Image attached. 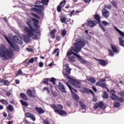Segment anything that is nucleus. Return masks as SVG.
Instances as JSON below:
<instances>
[{
  "instance_id": "nucleus-1",
  "label": "nucleus",
  "mask_w": 124,
  "mask_h": 124,
  "mask_svg": "<svg viewBox=\"0 0 124 124\" xmlns=\"http://www.w3.org/2000/svg\"><path fill=\"white\" fill-rule=\"evenodd\" d=\"M85 45H86L85 42L82 41L81 40H78L76 41V43L74 44V46H72L70 50H68L67 51V56H68V57H70L73 54V55L77 57V58L81 59V56L77 54H78V53L81 51V49H82V47H84Z\"/></svg>"
},
{
  "instance_id": "nucleus-2",
  "label": "nucleus",
  "mask_w": 124,
  "mask_h": 124,
  "mask_svg": "<svg viewBox=\"0 0 124 124\" xmlns=\"http://www.w3.org/2000/svg\"><path fill=\"white\" fill-rule=\"evenodd\" d=\"M31 21L30 20L28 21H26V24L30 28L28 27H25L24 28V31H26V34L29 36V37H32L33 39L35 40L38 39V37H37L38 35L36 34H34L33 32L34 31L35 32H36V33H38V34H39L40 32H36V31H35L34 29H33V28H32L31 24Z\"/></svg>"
},
{
  "instance_id": "nucleus-3",
  "label": "nucleus",
  "mask_w": 124,
  "mask_h": 124,
  "mask_svg": "<svg viewBox=\"0 0 124 124\" xmlns=\"http://www.w3.org/2000/svg\"><path fill=\"white\" fill-rule=\"evenodd\" d=\"M0 56L3 58L4 61L10 60L14 56V53L10 49H6L3 47H0Z\"/></svg>"
},
{
  "instance_id": "nucleus-4",
  "label": "nucleus",
  "mask_w": 124,
  "mask_h": 124,
  "mask_svg": "<svg viewBox=\"0 0 124 124\" xmlns=\"http://www.w3.org/2000/svg\"><path fill=\"white\" fill-rule=\"evenodd\" d=\"M50 107L53 109L55 113H57L60 116L62 117H66L67 113L65 112V110H62L63 109V106L61 104L56 105L55 104H52L50 105Z\"/></svg>"
},
{
  "instance_id": "nucleus-5",
  "label": "nucleus",
  "mask_w": 124,
  "mask_h": 124,
  "mask_svg": "<svg viewBox=\"0 0 124 124\" xmlns=\"http://www.w3.org/2000/svg\"><path fill=\"white\" fill-rule=\"evenodd\" d=\"M65 67H66L64 70L62 71L63 75L64 77V78H66V79H71V77L69 76V75L71 73V69L69 68V66L68 65V64H65Z\"/></svg>"
},
{
  "instance_id": "nucleus-6",
  "label": "nucleus",
  "mask_w": 124,
  "mask_h": 124,
  "mask_svg": "<svg viewBox=\"0 0 124 124\" xmlns=\"http://www.w3.org/2000/svg\"><path fill=\"white\" fill-rule=\"evenodd\" d=\"M4 36L5 39L7 41L8 43L10 45L12 48H13L15 51H20V47L19 46L15 43L12 42L9 40V39L8 38L7 36L5 35H3Z\"/></svg>"
},
{
  "instance_id": "nucleus-7",
  "label": "nucleus",
  "mask_w": 124,
  "mask_h": 124,
  "mask_svg": "<svg viewBox=\"0 0 124 124\" xmlns=\"http://www.w3.org/2000/svg\"><path fill=\"white\" fill-rule=\"evenodd\" d=\"M26 93L29 97H32L33 98L36 97V91L34 88L32 90L31 89L27 90Z\"/></svg>"
},
{
  "instance_id": "nucleus-8",
  "label": "nucleus",
  "mask_w": 124,
  "mask_h": 124,
  "mask_svg": "<svg viewBox=\"0 0 124 124\" xmlns=\"http://www.w3.org/2000/svg\"><path fill=\"white\" fill-rule=\"evenodd\" d=\"M94 19L96 20L98 22V24L99 27H100V29H101L102 31H103V32H105L106 31V30H105V28L103 27V26L102 25L100 21V16L98 14H96L94 15Z\"/></svg>"
},
{
  "instance_id": "nucleus-9",
  "label": "nucleus",
  "mask_w": 124,
  "mask_h": 124,
  "mask_svg": "<svg viewBox=\"0 0 124 124\" xmlns=\"http://www.w3.org/2000/svg\"><path fill=\"white\" fill-rule=\"evenodd\" d=\"M98 107L100 108H102L103 109H105L106 108V105L104 104V103L101 101L99 103H96L94 105L93 108L94 109H98Z\"/></svg>"
},
{
  "instance_id": "nucleus-10",
  "label": "nucleus",
  "mask_w": 124,
  "mask_h": 124,
  "mask_svg": "<svg viewBox=\"0 0 124 124\" xmlns=\"http://www.w3.org/2000/svg\"><path fill=\"white\" fill-rule=\"evenodd\" d=\"M68 80H71V84H72L73 86H75L76 88H78V89H80V88H81V82L72 78L71 79H68Z\"/></svg>"
},
{
  "instance_id": "nucleus-11",
  "label": "nucleus",
  "mask_w": 124,
  "mask_h": 124,
  "mask_svg": "<svg viewBox=\"0 0 124 124\" xmlns=\"http://www.w3.org/2000/svg\"><path fill=\"white\" fill-rule=\"evenodd\" d=\"M106 79L105 78H102L99 81H98L96 83V86H99V87H101V88H105L107 89V87H106V84L102 82H105Z\"/></svg>"
},
{
  "instance_id": "nucleus-12",
  "label": "nucleus",
  "mask_w": 124,
  "mask_h": 124,
  "mask_svg": "<svg viewBox=\"0 0 124 124\" xmlns=\"http://www.w3.org/2000/svg\"><path fill=\"white\" fill-rule=\"evenodd\" d=\"M34 7L40 8V9H37V11L36 12V13H37V14H40V16H44V14L42 13V10L44 9V6L41 5H36L34 6Z\"/></svg>"
},
{
  "instance_id": "nucleus-13",
  "label": "nucleus",
  "mask_w": 124,
  "mask_h": 124,
  "mask_svg": "<svg viewBox=\"0 0 124 124\" xmlns=\"http://www.w3.org/2000/svg\"><path fill=\"white\" fill-rule=\"evenodd\" d=\"M58 88L62 92V93H66V90H65V87L62 83L60 82L58 84Z\"/></svg>"
},
{
  "instance_id": "nucleus-14",
  "label": "nucleus",
  "mask_w": 124,
  "mask_h": 124,
  "mask_svg": "<svg viewBox=\"0 0 124 124\" xmlns=\"http://www.w3.org/2000/svg\"><path fill=\"white\" fill-rule=\"evenodd\" d=\"M97 24V21L95 20H89L88 22L87 25L91 28H93L95 26H96Z\"/></svg>"
},
{
  "instance_id": "nucleus-15",
  "label": "nucleus",
  "mask_w": 124,
  "mask_h": 124,
  "mask_svg": "<svg viewBox=\"0 0 124 124\" xmlns=\"http://www.w3.org/2000/svg\"><path fill=\"white\" fill-rule=\"evenodd\" d=\"M82 92L83 93H92L93 95H94V93H93V91L89 88H83L82 90Z\"/></svg>"
},
{
  "instance_id": "nucleus-16",
  "label": "nucleus",
  "mask_w": 124,
  "mask_h": 124,
  "mask_svg": "<svg viewBox=\"0 0 124 124\" xmlns=\"http://www.w3.org/2000/svg\"><path fill=\"white\" fill-rule=\"evenodd\" d=\"M25 117L26 118H30L33 122H34L36 120L35 116H34V114H31L30 112H26L25 114Z\"/></svg>"
},
{
  "instance_id": "nucleus-17",
  "label": "nucleus",
  "mask_w": 124,
  "mask_h": 124,
  "mask_svg": "<svg viewBox=\"0 0 124 124\" xmlns=\"http://www.w3.org/2000/svg\"><path fill=\"white\" fill-rule=\"evenodd\" d=\"M35 110L37 112L39 115H41V114H44L45 113V110L42 108H38L37 107H35Z\"/></svg>"
},
{
  "instance_id": "nucleus-18",
  "label": "nucleus",
  "mask_w": 124,
  "mask_h": 124,
  "mask_svg": "<svg viewBox=\"0 0 124 124\" xmlns=\"http://www.w3.org/2000/svg\"><path fill=\"white\" fill-rule=\"evenodd\" d=\"M14 40L18 44H23V40H22V38L20 37V36H15Z\"/></svg>"
},
{
  "instance_id": "nucleus-19",
  "label": "nucleus",
  "mask_w": 124,
  "mask_h": 124,
  "mask_svg": "<svg viewBox=\"0 0 124 124\" xmlns=\"http://www.w3.org/2000/svg\"><path fill=\"white\" fill-rule=\"evenodd\" d=\"M110 93H111V95H110V97L111 98H112V99L115 100L118 98V96L115 95V94L116 93V91L115 90H110Z\"/></svg>"
},
{
  "instance_id": "nucleus-20",
  "label": "nucleus",
  "mask_w": 124,
  "mask_h": 124,
  "mask_svg": "<svg viewBox=\"0 0 124 124\" xmlns=\"http://www.w3.org/2000/svg\"><path fill=\"white\" fill-rule=\"evenodd\" d=\"M96 61H98L99 62V64L102 65V66H106L107 65V62L106 61L101 60V59H98L96 58L95 59Z\"/></svg>"
},
{
  "instance_id": "nucleus-21",
  "label": "nucleus",
  "mask_w": 124,
  "mask_h": 124,
  "mask_svg": "<svg viewBox=\"0 0 124 124\" xmlns=\"http://www.w3.org/2000/svg\"><path fill=\"white\" fill-rule=\"evenodd\" d=\"M44 124H54L55 122L51 119L47 118L46 120H43Z\"/></svg>"
},
{
  "instance_id": "nucleus-22",
  "label": "nucleus",
  "mask_w": 124,
  "mask_h": 124,
  "mask_svg": "<svg viewBox=\"0 0 124 124\" xmlns=\"http://www.w3.org/2000/svg\"><path fill=\"white\" fill-rule=\"evenodd\" d=\"M103 16L105 18H108L109 15L110 14V12L107 10V9H104L103 11H102Z\"/></svg>"
},
{
  "instance_id": "nucleus-23",
  "label": "nucleus",
  "mask_w": 124,
  "mask_h": 124,
  "mask_svg": "<svg viewBox=\"0 0 124 124\" xmlns=\"http://www.w3.org/2000/svg\"><path fill=\"white\" fill-rule=\"evenodd\" d=\"M57 32V30L56 29H53L50 32V35L51 38L52 39H55V37L56 36V35H55V33Z\"/></svg>"
},
{
  "instance_id": "nucleus-24",
  "label": "nucleus",
  "mask_w": 124,
  "mask_h": 124,
  "mask_svg": "<svg viewBox=\"0 0 124 124\" xmlns=\"http://www.w3.org/2000/svg\"><path fill=\"white\" fill-rule=\"evenodd\" d=\"M19 96L22 99H23V100H29V97H28V96L25 93H20Z\"/></svg>"
},
{
  "instance_id": "nucleus-25",
  "label": "nucleus",
  "mask_w": 124,
  "mask_h": 124,
  "mask_svg": "<svg viewBox=\"0 0 124 124\" xmlns=\"http://www.w3.org/2000/svg\"><path fill=\"white\" fill-rule=\"evenodd\" d=\"M31 20L32 22H33L34 26L36 27V28H38V24H39V20H37L36 18H32Z\"/></svg>"
},
{
  "instance_id": "nucleus-26",
  "label": "nucleus",
  "mask_w": 124,
  "mask_h": 124,
  "mask_svg": "<svg viewBox=\"0 0 124 124\" xmlns=\"http://www.w3.org/2000/svg\"><path fill=\"white\" fill-rule=\"evenodd\" d=\"M87 81L89 82V83H92V84H94L96 82V80L94 78L91 77L87 79Z\"/></svg>"
},
{
  "instance_id": "nucleus-27",
  "label": "nucleus",
  "mask_w": 124,
  "mask_h": 124,
  "mask_svg": "<svg viewBox=\"0 0 124 124\" xmlns=\"http://www.w3.org/2000/svg\"><path fill=\"white\" fill-rule=\"evenodd\" d=\"M110 47L113 53H118V48L116 46L111 44L110 45Z\"/></svg>"
},
{
  "instance_id": "nucleus-28",
  "label": "nucleus",
  "mask_w": 124,
  "mask_h": 124,
  "mask_svg": "<svg viewBox=\"0 0 124 124\" xmlns=\"http://www.w3.org/2000/svg\"><path fill=\"white\" fill-rule=\"evenodd\" d=\"M66 84L67 85V86H68L69 89L70 90L71 92H72V93H74V92H75L76 93H78V91L76 90L75 89H74V88H72V87H71V86H70L69 84H68V83L66 82Z\"/></svg>"
},
{
  "instance_id": "nucleus-29",
  "label": "nucleus",
  "mask_w": 124,
  "mask_h": 124,
  "mask_svg": "<svg viewBox=\"0 0 124 124\" xmlns=\"http://www.w3.org/2000/svg\"><path fill=\"white\" fill-rule=\"evenodd\" d=\"M114 28L118 31V32L119 33V34H120L122 37H124V32L121 31V30H119V29H118L116 26H114Z\"/></svg>"
},
{
  "instance_id": "nucleus-30",
  "label": "nucleus",
  "mask_w": 124,
  "mask_h": 124,
  "mask_svg": "<svg viewBox=\"0 0 124 124\" xmlns=\"http://www.w3.org/2000/svg\"><path fill=\"white\" fill-rule=\"evenodd\" d=\"M68 59L70 62H76V61L75 60V57L73 56H68Z\"/></svg>"
},
{
  "instance_id": "nucleus-31",
  "label": "nucleus",
  "mask_w": 124,
  "mask_h": 124,
  "mask_svg": "<svg viewBox=\"0 0 124 124\" xmlns=\"http://www.w3.org/2000/svg\"><path fill=\"white\" fill-rule=\"evenodd\" d=\"M119 44L120 46H122V47H124V41L122 37H119Z\"/></svg>"
},
{
  "instance_id": "nucleus-32",
  "label": "nucleus",
  "mask_w": 124,
  "mask_h": 124,
  "mask_svg": "<svg viewBox=\"0 0 124 124\" xmlns=\"http://www.w3.org/2000/svg\"><path fill=\"white\" fill-rule=\"evenodd\" d=\"M103 98H104V99H108V98H109L108 93H107V92H106V91L104 92L103 94Z\"/></svg>"
},
{
  "instance_id": "nucleus-33",
  "label": "nucleus",
  "mask_w": 124,
  "mask_h": 124,
  "mask_svg": "<svg viewBox=\"0 0 124 124\" xmlns=\"http://www.w3.org/2000/svg\"><path fill=\"white\" fill-rule=\"evenodd\" d=\"M79 105H80L82 109H86V105H85V104L84 103V102H83V101H80L79 102Z\"/></svg>"
},
{
  "instance_id": "nucleus-34",
  "label": "nucleus",
  "mask_w": 124,
  "mask_h": 124,
  "mask_svg": "<svg viewBox=\"0 0 124 124\" xmlns=\"http://www.w3.org/2000/svg\"><path fill=\"white\" fill-rule=\"evenodd\" d=\"M49 81H50V78H44L43 80V83L45 84V85H49V83H48Z\"/></svg>"
},
{
  "instance_id": "nucleus-35",
  "label": "nucleus",
  "mask_w": 124,
  "mask_h": 124,
  "mask_svg": "<svg viewBox=\"0 0 124 124\" xmlns=\"http://www.w3.org/2000/svg\"><path fill=\"white\" fill-rule=\"evenodd\" d=\"M0 102L2 104H4V105H7L9 104L8 102L6 100H4L3 99L0 100Z\"/></svg>"
},
{
  "instance_id": "nucleus-36",
  "label": "nucleus",
  "mask_w": 124,
  "mask_h": 124,
  "mask_svg": "<svg viewBox=\"0 0 124 124\" xmlns=\"http://www.w3.org/2000/svg\"><path fill=\"white\" fill-rule=\"evenodd\" d=\"M24 40L26 43H29L31 41V39L28 36H25L24 38Z\"/></svg>"
},
{
  "instance_id": "nucleus-37",
  "label": "nucleus",
  "mask_w": 124,
  "mask_h": 124,
  "mask_svg": "<svg viewBox=\"0 0 124 124\" xmlns=\"http://www.w3.org/2000/svg\"><path fill=\"white\" fill-rule=\"evenodd\" d=\"M20 103H21V104L23 106H26V107H28V106H29V104H28V103H27V102L23 100H21L20 101Z\"/></svg>"
},
{
  "instance_id": "nucleus-38",
  "label": "nucleus",
  "mask_w": 124,
  "mask_h": 124,
  "mask_svg": "<svg viewBox=\"0 0 124 124\" xmlns=\"http://www.w3.org/2000/svg\"><path fill=\"white\" fill-rule=\"evenodd\" d=\"M7 109H8L9 111H10L11 112H13V111H14V108H13V107L11 105H9L7 108Z\"/></svg>"
},
{
  "instance_id": "nucleus-39",
  "label": "nucleus",
  "mask_w": 124,
  "mask_h": 124,
  "mask_svg": "<svg viewBox=\"0 0 124 124\" xmlns=\"http://www.w3.org/2000/svg\"><path fill=\"white\" fill-rule=\"evenodd\" d=\"M31 15L33 16V17H34V18H36V19H40V16H38V15H37L35 13H31Z\"/></svg>"
},
{
  "instance_id": "nucleus-40",
  "label": "nucleus",
  "mask_w": 124,
  "mask_h": 124,
  "mask_svg": "<svg viewBox=\"0 0 124 124\" xmlns=\"http://www.w3.org/2000/svg\"><path fill=\"white\" fill-rule=\"evenodd\" d=\"M20 75H23V71H22L21 69L18 70L16 74V76H19Z\"/></svg>"
},
{
  "instance_id": "nucleus-41",
  "label": "nucleus",
  "mask_w": 124,
  "mask_h": 124,
  "mask_svg": "<svg viewBox=\"0 0 124 124\" xmlns=\"http://www.w3.org/2000/svg\"><path fill=\"white\" fill-rule=\"evenodd\" d=\"M41 3L44 5H48L49 0H41Z\"/></svg>"
},
{
  "instance_id": "nucleus-42",
  "label": "nucleus",
  "mask_w": 124,
  "mask_h": 124,
  "mask_svg": "<svg viewBox=\"0 0 124 124\" xmlns=\"http://www.w3.org/2000/svg\"><path fill=\"white\" fill-rule=\"evenodd\" d=\"M113 106L116 108H119L121 106V103L115 102L113 104Z\"/></svg>"
},
{
  "instance_id": "nucleus-43",
  "label": "nucleus",
  "mask_w": 124,
  "mask_h": 124,
  "mask_svg": "<svg viewBox=\"0 0 124 124\" xmlns=\"http://www.w3.org/2000/svg\"><path fill=\"white\" fill-rule=\"evenodd\" d=\"M63 7V6H61V5H59L57 7V10L58 12H62V8Z\"/></svg>"
},
{
  "instance_id": "nucleus-44",
  "label": "nucleus",
  "mask_w": 124,
  "mask_h": 124,
  "mask_svg": "<svg viewBox=\"0 0 124 124\" xmlns=\"http://www.w3.org/2000/svg\"><path fill=\"white\" fill-rule=\"evenodd\" d=\"M108 55L110 57H114V53L112 51V50L110 49H108Z\"/></svg>"
},
{
  "instance_id": "nucleus-45",
  "label": "nucleus",
  "mask_w": 124,
  "mask_h": 124,
  "mask_svg": "<svg viewBox=\"0 0 124 124\" xmlns=\"http://www.w3.org/2000/svg\"><path fill=\"white\" fill-rule=\"evenodd\" d=\"M56 78H51L49 79V81L50 82L52 83V84H53L54 85H56Z\"/></svg>"
},
{
  "instance_id": "nucleus-46",
  "label": "nucleus",
  "mask_w": 124,
  "mask_h": 124,
  "mask_svg": "<svg viewBox=\"0 0 124 124\" xmlns=\"http://www.w3.org/2000/svg\"><path fill=\"white\" fill-rule=\"evenodd\" d=\"M43 92H44V91H46V92H47V93H50V90H49V88L48 87H44L43 89Z\"/></svg>"
},
{
  "instance_id": "nucleus-47",
  "label": "nucleus",
  "mask_w": 124,
  "mask_h": 124,
  "mask_svg": "<svg viewBox=\"0 0 124 124\" xmlns=\"http://www.w3.org/2000/svg\"><path fill=\"white\" fill-rule=\"evenodd\" d=\"M61 34L63 37H64V36H65V35H66V30H63L62 31V32L61 33Z\"/></svg>"
},
{
  "instance_id": "nucleus-48",
  "label": "nucleus",
  "mask_w": 124,
  "mask_h": 124,
  "mask_svg": "<svg viewBox=\"0 0 124 124\" xmlns=\"http://www.w3.org/2000/svg\"><path fill=\"white\" fill-rule=\"evenodd\" d=\"M52 94L54 96V97H56L58 96V93H57V92L55 91H51Z\"/></svg>"
},
{
  "instance_id": "nucleus-49",
  "label": "nucleus",
  "mask_w": 124,
  "mask_h": 124,
  "mask_svg": "<svg viewBox=\"0 0 124 124\" xmlns=\"http://www.w3.org/2000/svg\"><path fill=\"white\" fill-rule=\"evenodd\" d=\"M73 97L74 99H75V100H77V101H78L79 100V97H78V96L76 95V94H75L73 95Z\"/></svg>"
},
{
  "instance_id": "nucleus-50",
  "label": "nucleus",
  "mask_w": 124,
  "mask_h": 124,
  "mask_svg": "<svg viewBox=\"0 0 124 124\" xmlns=\"http://www.w3.org/2000/svg\"><path fill=\"white\" fill-rule=\"evenodd\" d=\"M26 50L28 52H31V53H33V52H34V50H33V49L30 47L26 48Z\"/></svg>"
},
{
  "instance_id": "nucleus-51",
  "label": "nucleus",
  "mask_w": 124,
  "mask_h": 124,
  "mask_svg": "<svg viewBox=\"0 0 124 124\" xmlns=\"http://www.w3.org/2000/svg\"><path fill=\"white\" fill-rule=\"evenodd\" d=\"M102 24L103 25V26H105V27H106L108 25V22L107 21L104 20L102 21Z\"/></svg>"
},
{
  "instance_id": "nucleus-52",
  "label": "nucleus",
  "mask_w": 124,
  "mask_h": 124,
  "mask_svg": "<svg viewBox=\"0 0 124 124\" xmlns=\"http://www.w3.org/2000/svg\"><path fill=\"white\" fill-rule=\"evenodd\" d=\"M61 22L62 23H65V21H66V17H62L60 19Z\"/></svg>"
},
{
  "instance_id": "nucleus-53",
  "label": "nucleus",
  "mask_w": 124,
  "mask_h": 124,
  "mask_svg": "<svg viewBox=\"0 0 124 124\" xmlns=\"http://www.w3.org/2000/svg\"><path fill=\"white\" fill-rule=\"evenodd\" d=\"M33 62H34V59H33V58H31L29 61L28 64L29 63H33Z\"/></svg>"
},
{
  "instance_id": "nucleus-54",
  "label": "nucleus",
  "mask_w": 124,
  "mask_h": 124,
  "mask_svg": "<svg viewBox=\"0 0 124 124\" xmlns=\"http://www.w3.org/2000/svg\"><path fill=\"white\" fill-rule=\"evenodd\" d=\"M4 85L5 86H8V85H9V81H8V80H4Z\"/></svg>"
},
{
  "instance_id": "nucleus-55",
  "label": "nucleus",
  "mask_w": 124,
  "mask_h": 124,
  "mask_svg": "<svg viewBox=\"0 0 124 124\" xmlns=\"http://www.w3.org/2000/svg\"><path fill=\"white\" fill-rule=\"evenodd\" d=\"M118 100L119 102H121V103H123V102H124V99L123 97H120V98H118Z\"/></svg>"
},
{
  "instance_id": "nucleus-56",
  "label": "nucleus",
  "mask_w": 124,
  "mask_h": 124,
  "mask_svg": "<svg viewBox=\"0 0 124 124\" xmlns=\"http://www.w3.org/2000/svg\"><path fill=\"white\" fill-rule=\"evenodd\" d=\"M66 105L68 107H70V106L71 105V102H70L69 101H67L66 103Z\"/></svg>"
},
{
  "instance_id": "nucleus-57",
  "label": "nucleus",
  "mask_w": 124,
  "mask_h": 124,
  "mask_svg": "<svg viewBox=\"0 0 124 124\" xmlns=\"http://www.w3.org/2000/svg\"><path fill=\"white\" fill-rule=\"evenodd\" d=\"M111 4H112V5L114 6V7H118V6H117V3H116V2H115V1H112L111 2Z\"/></svg>"
},
{
  "instance_id": "nucleus-58",
  "label": "nucleus",
  "mask_w": 124,
  "mask_h": 124,
  "mask_svg": "<svg viewBox=\"0 0 124 124\" xmlns=\"http://www.w3.org/2000/svg\"><path fill=\"white\" fill-rule=\"evenodd\" d=\"M66 3V1L65 0H63V1H61L59 4V5L62 6V4H65V3Z\"/></svg>"
},
{
  "instance_id": "nucleus-59",
  "label": "nucleus",
  "mask_w": 124,
  "mask_h": 124,
  "mask_svg": "<svg viewBox=\"0 0 124 124\" xmlns=\"http://www.w3.org/2000/svg\"><path fill=\"white\" fill-rule=\"evenodd\" d=\"M119 93L120 96H122L123 97H124V92H120Z\"/></svg>"
},
{
  "instance_id": "nucleus-60",
  "label": "nucleus",
  "mask_w": 124,
  "mask_h": 124,
  "mask_svg": "<svg viewBox=\"0 0 124 124\" xmlns=\"http://www.w3.org/2000/svg\"><path fill=\"white\" fill-rule=\"evenodd\" d=\"M44 65V63H43V62H39V66L40 67H43Z\"/></svg>"
},
{
  "instance_id": "nucleus-61",
  "label": "nucleus",
  "mask_w": 124,
  "mask_h": 124,
  "mask_svg": "<svg viewBox=\"0 0 124 124\" xmlns=\"http://www.w3.org/2000/svg\"><path fill=\"white\" fill-rule=\"evenodd\" d=\"M37 8H34V7H32L31 8V10H32V11H34V12H36V11H37Z\"/></svg>"
},
{
  "instance_id": "nucleus-62",
  "label": "nucleus",
  "mask_w": 124,
  "mask_h": 124,
  "mask_svg": "<svg viewBox=\"0 0 124 124\" xmlns=\"http://www.w3.org/2000/svg\"><path fill=\"white\" fill-rule=\"evenodd\" d=\"M10 103L11 104H15V102L14 101V99H11L10 100Z\"/></svg>"
},
{
  "instance_id": "nucleus-63",
  "label": "nucleus",
  "mask_w": 124,
  "mask_h": 124,
  "mask_svg": "<svg viewBox=\"0 0 124 124\" xmlns=\"http://www.w3.org/2000/svg\"><path fill=\"white\" fill-rule=\"evenodd\" d=\"M73 13H74V10H73L70 13V14L69 15V16L70 17H72V15H73Z\"/></svg>"
},
{
  "instance_id": "nucleus-64",
  "label": "nucleus",
  "mask_w": 124,
  "mask_h": 124,
  "mask_svg": "<svg viewBox=\"0 0 124 124\" xmlns=\"http://www.w3.org/2000/svg\"><path fill=\"white\" fill-rule=\"evenodd\" d=\"M56 40H57V41H60L61 40V36H57L56 37Z\"/></svg>"
}]
</instances>
